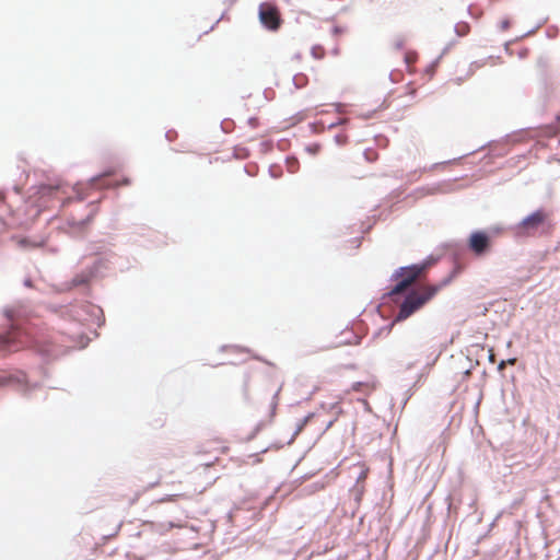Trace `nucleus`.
I'll use <instances>...</instances> for the list:
<instances>
[{
    "mask_svg": "<svg viewBox=\"0 0 560 560\" xmlns=\"http://www.w3.org/2000/svg\"><path fill=\"white\" fill-rule=\"evenodd\" d=\"M376 388L375 382H357L352 385L353 392H360L370 395Z\"/></svg>",
    "mask_w": 560,
    "mask_h": 560,
    "instance_id": "nucleus-8",
    "label": "nucleus"
},
{
    "mask_svg": "<svg viewBox=\"0 0 560 560\" xmlns=\"http://www.w3.org/2000/svg\"><path fill=\"white\" fill-rule=\"evenodd\" d=\"M552 212L538 209L525 217L517 225L516 231L522 236H534L538 232L549 233L553 229Z\"/></svg>",
    "mask_w": 560,
    "mask_h": 560,
    "instance_id": "nucleus-2",
    "label": "nucleus"
},
{
    "mask_svg": "<svg viewBox=\"0 0 560 560\" xmlns=\"http://www.w3.org/2000/svg\"><path fill=\"white\" fill-rule=\"evenodd\" d=\"M335 420H330L327 424V428H329L332 423H334Z\"/></svg>",
    "mask_w": 560,
    "mask_h": 560,
    "instance_id": "nucleus-14",
    "label": "nucleus"
},
{
    "mask_svg": "<svg viewBox=\"0 0 560 560\" xmlns=\"http://www.w3.org/2000/svg\"><path fill=\"white\" fill-rule=\"evenodd\" d=\"M259 20L271 31H277L281 25L280 12L271 2H264L259 5Z\"/></svg>",
    "mask_w": 560,
    "mask_h": 560,
    "instance_id": "nucleus-6",
    "label": "nucleus"
},
{
    "mask_svg": "<svg viewBox=\"0 0 560 560\" xmlns=\"http://www.w3.org/2000/svg\"><path fill=\"white\" fill-rule=\"evenodd\" d=\"M124 184H125V185H128V184H129V180H128V179H125V180H124Z\"/></svg>",
    "mask_w": 560,
    "mask_h": 560,
    "instance_id": "nucleus-16",
    "label": "nucleus"
},
{
    "mask_svg": "<svg viewBox=\"0 0 560 560\" xmlns=\"http://www.w3.org/2000/svg\"><path fill=\"white\" fill-rule=\"evenodd\" d=\"M212 465V463L200 465L190 472L191 494H201L215 482L218 477L209 472Z\"/></svg>",
    "mask_w": 560,
    "mask_h": 560,
    "instance_id": "nucleus-5",
    "label": "nucleus"
},
{
    "mask_svg": "<svg viewBox=\"0 0 560 560\" xmlns=\"http://www.w3.org/2000/svg\"><path fill=\"white\" fill-rule=\"evenodd\" d=\"M446 282L435 285H424L418 291L410 292L400 304L395 322H401L422 308Z\"/></svg>",
    "mask_w": 560,
    "mask_h": 560,
    "instance_id": "nucleus-1",
    "label": "nucleus"
},
{
    "mask_svg": "<svg viewBox=\"0 0 560 560\" xmlns=\"http://www.w3.org/2000/svg\"><path fill=\"white\" fill-rule=\"evenodd\" d=\"M428 267V264H420L398 268L392 276L397 283L390 289L388 296L394 298L404 293L425 272Z\"/></svg>",
    "mask_w": 560,
    "mask_h": 560,
    "instance_id": "nucleus-3",
    "label": "nucleus"
},
{
    "mask_svg": "<svg viewBox=\"0 0 560 560\" xmlns=\"http://www.w3.org/2000/svg\"><path fill=\"white\" fill-rule=\"evenodd\" d=\"M178 498H189V495H186V494H171V495H167L163 499H161V502H175L177 501Z\"/></svg>",
    "mask_w": 560,
    "mask_h": 560,
    "instance_id": "nucleus-11",
    "label": "nucleus"
},
{
    "mask_svg": "<svg viewBox=\"0 0 560 560\" xmlns=\"http://www.w3.org/2000/svg\"><path fill=\"white\" fill-rule=\"evenodd\" d=\"M514 362H515V359H512L509 361L510 364H514Z\"/></svg>",
    "mask_w": 560,
    "mask_h": 560,
    "instance_id": "nucleus-15",
    "label": "nucleus"
},
{
    "mask_svg": "<svg viewBox=\"0 0 560 560\" xmlns=\"http://www.w3.org/2000/svg\"><path fill=\"white\" fill-rule=\"evenodd\" d=\"M58 191H59V188L52 187V186H43L39 189V194L42 197H52V196H56L58 194Z\"/></svg>",
    "mask_w": 560,
    "mask_h": 560,
    "instance_id": "nucleus-10",
    "label": "nucleus"
},
{
    "mask_svg": "<svg viewBox=\"0 0 560 560\" xmlns=\"http://www.w3.org/2000/svg\"><path fill=\"white\" fill-rule=\"evenodd\" d=\"M500 27L502 31H506L509 30L510 27V21L509 20H503L501 23H500Z\"/></svg>",
    "mask_w": 560,
    "mask_h": 560,
    "instance_id": "nucleus-12",
    "label": "nucleus"
},
{
    "mask_svg": "<svg viewBox=\"0 0 560 560\" xmlns=\"http://www.w3.org/2000/svg\"><path fill=\"white\" fill-rule=\"evenodd\" d=\"M468 245L476 255H482L490 247V237L485 232H474L469 237Z\"/></svg>",
    "mask_w": 560,
    "mask_h": 560,
    "instance_id": "nucleus-7",
    "label": "nucleus"
},
{
    "mask_svg": "<svg viewBox=\"0 0 560 560\" xmlns=\"http://www.w3.org/2000/svg\"><path fill=\"white\" fill-rule=\"evenodd\" d=\"M334 408H336V409H337V411H336L337 416H338L339 413H341V408H340V406H339V402H337L336 405H334Z\"/></svg>",
    "mask_w": 560,
    "mask_h": 560,
    "instance_id": "nucleus-13",
    "label": "nucleus"
},
{
    "mask_svg": "<svg viewBox=\"0 0 560 560\" xmlns=\"http://www.w3.org/2000/svg\"><path fill=\"white\" fill-rule=\"evenodd\" d=\"M25 347H33L43 353H50L49 350L42 349L30 340L28 335L18 327H12L8 332L0 334V351L15 352Z\"/></svg>",
    "mask_w": 560,
    "mask_h": 560,
    "instance_id": "nucleus-4",
    "label": "nucleus"
},
{
    "mask_svg": "<svg viewBox=\"0 0 560 560\" xmlns=\"http://www.w3.org/2000/svg\"><path fill=\"white\" fill-rule=\"evenodd\" d=\"M316 417V413H308L302 420H300L296 424L295 434H299L303 431V429Z\"/></svg>",
    "mask_w": 560,
    "mask_h": 560,
    "instance_id": "nucleus-9",
    "label": "nucleus"
},
{
    "mask_svg": "<svg viewBox=\"0 0 560 560\" xmlns=\"http://www.w3.org/2000/svg\"><path fill=\"white\" fill-rule=\"evenodd\" d=\"M503 366H504V362H501L499 368L502 369Z\"/></svg>",
    "mask_w": 560,
    "mask_h": 560,
    "instance_id": "nucleus-17",
    "label": "nucleus"
}]
</instances>
